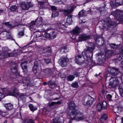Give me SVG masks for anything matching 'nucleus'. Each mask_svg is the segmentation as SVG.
Instances as JSON below:
<instances>
[{
    "instance_id": "obj_46",
    "label": "nucleus",
    "mask_w": 123,
    "mask_h": 123,
    "mask_svg": "<svg viewBox=\"0 0 123 123\" xmlns=\"http://www.w3.org/2000/svg\"><path fill=\"white\" fill-rule=\"evenodd\" d=\"M119 93L120 95L122 97H123V88L122 87H119Z\"/></svg>"
},
{
    "instance_id": "obj_25",
    "label": "nucleus",
    "mask_w": 123,
    "mask_h": 123,
    "mask_svg": "<svg viewBox=\"0 0 123 123\" xmlns=\"http://www.w3.org/2000/svg\"><path fill=\"white\" fill-rule=\"evenodd\" d=\"M50 38L51 39H53L55 38L57 36L56 32L54 31H52L50 32Z\"/></svg>"
},
{
    "instance_id": "obj_43",
    "label": "nucleus",
    "mask_w": 123,
    "mask_h": 123,
    "mask_svg": "<svg viewBox=\"0 0 123 123\" xmlns=\"http://www.w3.org/2000/svg\"><path fill=\"white\" fill-rule=\"evenodd\" d=\"M50 33L46 32L43 35V38L44 37H45L46 38H50Z\"/></svg>"
},
{
    "instance_id": "obj_17",
    "label": "nucleus",
    "mask_w": 123,
    "mask_h": 123,
    "mask_svg": "<svg viewBox=\"0 0 123 123\" xmlns=\"http://www.w3.org/2000/svg\"><path fill=\"white\" fill-rule=\"evenodd\" d=\"M31 79L28 78H24L23 79V80L22 81L23 83L25 84V85H24V86H25L26 87H27L29 86V84H31V81H30Z\"/></svg>"
},
{
    "instance_id": "obj_64",
    "label": "nucleus",
    "mask_w": 123,
    "mask_h": 123,
    "mask_svg": "<svg viewBox=\"0 0 123 123\" xmlns=\"http://www.w3.org/2000/svg\"><path fill=\"white\" fill-rule=\"evenodd\" d=\"M120 51L121 53L123 52V46L120 49Z\"/></svg>"
},
{
    "instance_id": "obj_10",
    "label": "nucleus",
    "mask_w": 123,
    "mask_h": 123,
    "mask_svg": "<svg viewBox=\"0 0 123 123\" xmlns=\"http://www.w3.org/2000/svg\"><path fill=\"white\" fill-rule=\"evenodd\" d=\"M35 37L34 38L35 40H40L39 41H42V40L43 39V36L42 34L40 31L37 32H35Z\"/></svg>"
},
{
    "instance_id": "obj_19",
    "label": "nucleus",
    "mask_w": 123,
    "mask_h": 123,
    "mask_svg": "<svg viewBox=\"0 0 123 123\" xmlns=\"http://www.w3.org/2000/svg\"><path fill=\"white\" fill-rule=\"evenodd\" d=\"M43 72L44 74L50 75L53 74V69L50 68H46L43 70Z\"/></svg>"
},
{
    "instance_id": "obj_54",
    "label": "nucleus",
    "mask_w": 123,
    "mask_h": 123,
    "mask_svg": "<svg viewBox=\"0 0 123 123\" xmlns=\"http://www.w3.org/2000/svg\"><path fill=\"white\" fill-rule=\"evenodd\" d=\"M49 85L50 87H51L52 86H55V82H53L52 80L49 81L48 82Z\"/></svg>"
},
{
    "instance_id": "obj_16",
    "label": "nucleus",
    "mask_w": 123,
    "mask_h": 123,
    "mask_svg": "<svg viewBox=\"0 0 123 123\" xmlns=\"http://www.w3.org/2000/svg\"><path fill=\"white\" fill-rule=\"evenodd\" d=\"M18 65L17 64L14 62L11 65V69L12 72L16 73L17 72V68Z\"/></svg>"
},
{
    "instance_id": "obj_49",
    "label": "nucleus",
    "mask_w": 123,
    "mask_h": 123,
    "mask_svg": "<svg viewBox=\"0 0 123 123\" xmlns=\"http://www.w3.org/2000/svg\"><path fill=\"white\" fill-rule=\"evenodd\" d=\"M66 19H64V20H63L62 21V23H60V25L61 26H65V25H67V24L66 23Z\"/></svg>"
},
{
    "instance_id": "obj_61",
    "label": "nucleus",
    "mask_w": 123,
    "mask_h": 123,
    "mask_svg": "<svg viewBox=\"0 0 123 123\" xmlns=\"http://www.w3.org/2000/svg\"><path fill=\"white\" fill-rule=\"evenodd\" d=\"M60 77L62 78H65L66 77V75L64 73H61L60 75Z\"/></svg>"
},
{
    "instance_id": "obj_5",
    "label": "nucleus",
    "mask_w": 123,
    "mask_h": 123,
    "mask_svg": "<svg viewBox=\"0 0 123 123\" xmlns=\"http://www.w3.org/2000/svg\"><path fill=\"white\" fill-rule=\"evenodd\" d=\"M33 6L30 2L22 3L21 4V7L24 10H28L29 8L32 7Z\"/></svg>"
},
{
    "instance_id": "obj_42",
    "label": "nucleus",
    "mask_w": 123,
    "mask_h": 123,
    "mask_svg": "<svg viewBox=\"0 0 123 123\" xmlns=\"http://www.w3.org/2000/svg\"><path fill=\"white\" fill-rule=\"evenodd\" d=\"M10 10L12 11H15L17 9V7L15 6H12L10 8Z\"/></svg>"
},
{
    "instance_id": "obj_34",
    "label": "nucleus",
    "mask_w": 123,
    "mask_h": 123,
    "mask_svg": "<svg viewBox=\"0 0 123 123\" xmlns=\"http://www.w3.org/2000/svg\"><path fill=\"white\" fill-rule=\"evenodd\" d=\"M110 45L112 49H118L119 48V47H118L119 45L115 43H111L110 44Z\"/></svg>"
},
{
    "instance_id": "obj_52",
    "label": "nucleus",
    "mask_w": 123,
    "mask_h": 123,
    "mask_svg": "<svg viewBox=\"0 0 123 123\" xmlns=\"http://www.w3.org/2000/svg\"><path fill=\"white\" fill-rule=\"evenodd\" d=\"M5 24L8 27L11 28H13L14 27V26H12L11 24H10L9 22H8L5 23Z\"/></svg>"
},
{
    "instance_id": "obj_1",
    "label": "nucleus",
    "mask_w": 123,
    "mask_h": 123,
    "mask_svg": "<svg viewBox=\"0 0 123 123\" xmlns=\"http://www.w3.org/2000/svg\"><path fill=\"white\" fill-rule=\"evenodd\" d=\"M89 45V46L88 47L85 49L82 52V55L83 56L81 57L80 55H78V57H76V58H78L80 59V58H84L87 61L89 58L92 57L93 55V51L94 49V44L92 43H90Z\"/></svg>"
},
{
    "instance_id": "obj_56",
    "label": "nucleus",
    "mask_w": 123,
    "mask_h": 123,
    "mask_svg": "<svg viewBox=\"0 0 123 123\" xmlns=\"http://www.w3.org/2000/svg\"><path fill=\"white\" fill-rule=\"evenodd\" d=\"M36 25V22L35 21H33L31 22V28H33L34 26Z\"/></svg>"
},
{
    "instance_id": "obj_15",
    "label": "nucleus",
    "mask_w": 123,
    "mask_h": 123,
    "mask_svg": "<svg viewBox=\"0 0 123 123\" xmlns=\"http://www.w3.org/2000/svg\"><path fill=\"white\" fill-rule=\"evenodd\" d=\"M121 12L117 10L113 12L112 15L114 16L115 19H117V20H122V18H120L121 16L120 15Z\"/></svg>"
},
{
    "instance_id": "obj_36",
    "label": "nucleus",
    "mask_w": 123,
    "mask_h": 123,
    "mask_svg": "<svg viewBox=\"0 0 123 123\" xmlns=\"http://www.w3.org/2000/svg\"><path fill=\"white\" fill-rule=\"evenodd\" d=\"M46 48V51H44V52L47 53V55H50L51 54V47H45Z\"/></svg>"
},
{
    "instance_id": "obj_55",
    "label": "nucleus",
    "mask_w": 123,
    "mask_h": 123,
    "mask_svg": "<svg viewBox=\"0 0 123 123\" xmlns=\"http://www.w3.org/2000/svg\"><path fill=\"white\" fill-rule=\"evenodd\" d=\"M45 62L48 64L50 63L51 61V59H50L47 58V59H44Z\"/></svg>"
},
{
    "instance_id": "obj_47",
    "label": "nucleus",
    "mask_w": 123,
    "mask_h": 123,
    "mask_svg": "<svg viewBox=\"0 0 123 123\" xmlns=\"http://www.w3.org/2000/svg\"><path fill=\"white\" fill-rule=\"evenodd\" d=\"M52 123H63V122H61L60 119H54L52 122Z\"/></svg>"
},
{
    "instance_id": "obj_33",
    "label": "nucleus",
    "mask_w": 123,
    "mask_h": 123,
    "mask_svg": "<svg viewBox=\"0 0 123 123\" xmlns=\"http://www.w3.org/2000/svg\"><path fill=\"white\" fill-rule=\"evenodd\" d=\"M107 21V23H106V22H105V24L107 25V27L109 26V25H112L115 26L117 25L116 23L115 22H114L113 23H111V21H110V20H109L108 21Z\"/></svg>"
},
{
    "instance_id": "obj_57",
    "label": "nucleus",
    "mask_w": 123,
    "mask_h": 123,
    "mask_svg": "<svg viewBox=\"0 0 123 123\" xmlns=\"http://www.w3.org/2000/svg\"><path fill=\"white\" fill-rule=\"evenodd\" d=\"M24 32L23 31H22L19 32L18 34V35L20 36H19V37H20L23 36L24 34Z\"/></svg>"
},
{
    "instance_id": "obj_11",
    "label": "nucleus",
    "mask_w": 123,
    "mask_h": 123,
    "mask_svg": "<svg viewBox=\"0 0 123 123\" xmlns=\"http://www.w3.org/2000/svg\"><path fill=\"white\" fill-rule=\"evenodd\" d=\"M73 10V7H70L67 9H61L60 11L63 12V14L65 15H67L71 13Z\"/></svg>"
},
{
    "instance_id": "obj_31",
    "label": "nucleus",
    "mask_w": 123,
    "mask_h": 123,
    "mask_svg": "<svg viewBox=\"0 0 123 123\" xmlns=\"http://www.w3.org/2000/svg\"><path fill=\"white\" fill-rule=\"evenodd\" d=\"M66 23L68 24H70L72 22V16L70 15H69L68 16V18L66 19Z\"/></svg>"
},
{
    "instance_id": "obj_44",
    "label": "nucleus",
    "mask_w": 123,
    "mask_h": 123,
    "mask_svg": "<svg viewBox=\"0 0 123 123\" xmlns=\"http://www.w3.org/2000/svg\"><path fill=\"white\" fill-rule=\"evenodd\" d=\"M46 48L43 47V46H42L41 47H40L39 49V51H43V53L44 52V51H46Z\"/></svg>"
},
{
    "instance_id": "obj_32",
    "label": "nucleus",
    "mask_w": 123,
    "mask_h": 123,
    "mask_svg": "<svg viewBox=\"0 0 123 123\" xmlns=\"http://www.w3.org/2000/svg\"><path fill=\"white\" fill-rule=\"evenodd\" d=\"M61 103V102L60 101H57V102H52L49 103L48 104V105L49 107H51L53 106H55L57 104H60Z\"/></svg>"
},
{
    "instance_id": "obj_21",
    "label": "nucleus",
    "mask_w": 123,
    "mask_h": 123,
    "mask_svg": "<svg viewBox=\"0 0 123 123\" xmlns=\"http://www.w3.org/2000/svg\"><path fill=\"white\" fill-rule=\"evenodd\" d=\"M123 2V0H116L115 5L111 3V6L112 7L121 5Z\"/></svg>"
},
{
    "instance_id": "obj_38",
    "label": "nucleus",
    "mask_w": 123,
    "mask_h": 123,
    "mask_svg": "<svg viewBox=\"0 0 123 123\" xmlns=\"http://www.w3.org/2000/svg\"><path fill=\"white\" fill-rule=\"evenodd\" d=\"M78 56V55L77 56H75V57L74 58H73L74 59H76L75 61L76 62H78L79 61V62H83L85 60H86V59H85L84 58L83 59V58H80L79 60V59L78 58H76V57H77Z\"/></svg>"
},
{
    "instance_id": "obj_7",
    "label": "nucleus",
    "mask_w": 123,
    "mask_h": 123,
    "mask_svg": "<svg viewBox=\"0 0 123 123\" xmlns=\"http://www.w3.org/2000/svg\"><path fill=\"white\" fill-rule=\"evenodd\" d=\"M107 104L105 101H103L102 104H98L97 106V110L98 111H101L103 108L106 109L107 108Z\"/></svg>"
},
{
    "instance_id": "obj_53",
    "label": "nucleus",
    "mask_w": 123,
    "mask_h": 123,
    "mask_svg": "<svg viewBox=\"0 0 123 123\" xmlns=\"http://www.w3.org/2000/svg\"><path fill=\"white\" fill-rule=\"evenodd\" d=\"M71 86L74 88H77L78 87V84L77 82H74L72 84Z\"/></svg>"
},
{
    "instance_id": "obj_60",
    "label": "nucleus",
    "mask_w": 123,
    "mask_h": 123,
    "mask_svg": "<svg viewBox=\"0 0 123 123\" xmlns=\"http://www.w3.org/2000/svg\"><path fill=\"white\" fill-rule=\"evenodd\" d=\"M55 95V97H57L55 98L53 100H56L58 99L59 98L60 96L58 94H56Z\"/></svg>"
},
{
    "instance_id": "obj_23",
    "label": "nucleus",
    "mask_w": 123,
    "mask_h": 123,
    "mask_svg": "<svg viewBox=\"0 0 123 123\" xmlns=\"http://www.w3.org/2000/svg\"><path fill=\"white\" fill-rule=\"evenodd\" d=\"M38 65L39 63L37 61H36L34 62L33 68V71L35 73H37Z\"/></svg>"
},
{
    "instance_id": "obj_13",
    "label": "nucleus",
    "mask_w": 123,
    "mask_h": 123,
    "mask_svg": "<svg viewBox=\"0 0 123 123\" xmlns=\"http://www.w3.org/2000/svg\"><path fill=\"white\" fill-rule=\"evenodd\" d=\"M8 95H12L17 97L19 95V93L18 90L16 88L13 89L9 93Z\"/></svg>"
},
{
    "instance_id": "obj_22",
    "label": "nucleus",
    "mask_w": 123,
    "mask_h": 123,
    "mask_svg": "<svg viewBox=\"0 0 123 123\" xmlns=\"http://www.w3.org/2000/svg\"><path fill=\"white\" fill-rule=\"evenodd\" d=\"M114 53L113 51L111 50H107L105 51V55L107 57H109Z\"/></svg>"
},
{
    "instance_id": "obj_37",
    "label": "nucleus",
    "mask_w": 123,
    "mask_h": 123,
    "mask_svg": "<svg viewBox=\"0 0 123 123\" xmlns=\"http://www.w3.org/2000/svg\"><path fill=\"white\" fill-rule=\"evenodd\" d=\"M118 59L119 61H121V64L123 65V53H121Z\"/></svg>"
},
{
    "instance_id": "obj_2",
    "label": "nucleus",
    "mask_w": 123,
    "mask_h": 123,
    "mask_svg": "<svg viewBox=\"0 0 123 123\" xmlns=\"http://www.w3.org/2000/svg\"><path fill=\"white\" fill-rule=\"evenodd\" d=\"M69 118L72 120H75L76 121L84 120L91 123L90 120H89L87 119V118L84 117L82 113L80 111H77L75 112H72L71 114H69Z\"/></svg>"
},
{
    "instance_id": "obj_51",
    "label": "nucleus",
    "mask_w": 123,
    "mask_h": 123,
    "mask_svg": "<svg viewBox=\"0 0 123 123\" xmlns=\"http://www.w3.org/2000/svg\"><path fill=\"white\" fill-rule=\"evenodd\" d=\"M25 95L24 93H23L21 94L19 98L22 100H24L25 99Z\"/></svg>"
},
{
    "instance_id": "obj_48",
    "label": "nucleus",
    "mask_w": 123,
    "mask_h": 123,
    "mask_svg": "<svg viewBox=\"0 0 123 123\" xmlns=\"http://www.w3.org/2000/svg\"><path fill=\"white\" fill-rule=\"evenodd\" d=\"M75 77L73 75H70L68 77V80L70 81H72L73 80Z\"/></svg>"
},
{
    "instance_id": "obj_50",
    "label": "nucleus",
    "mask_w": 123,
    "mask_h": 123,
    "mask_svg": "<svg viewBox=\"0 0 123 123\" xmlns=\"http://www.w3.org/2000/svg\"><path fill=\"white\" fill-rule=\"evenodd\" d=\"M24 122L25 123H35L33 120L31 119H30L27 121L25 120Z\"/></svg>"
},
{
    "instance_id": "obj_63",
    "label": "nucleus",
    "mask_w": 123,
    "mask_h": 123,
    "mask_svg": "<svg viewBox=\"0 0 123 123\" xmlns=\"http://www.w3.org/2000/svg\"><path fill=\"white\" fill-rule=\"evenodd\" d=\"M0 90H1L3 92H5L7 91V89L6 88H0Z\"/></svg>"
},
{
    "instance_id": "obj_26",
    "label": "nucleus",
    "mask_w": 123,
    "mask_h": 123,
    "mask_svg": "<svg viewBox=\"0 0 123 123\" xmlns=\"http://www.w3.org/2000/svg\"><path fill=\"white\" fill-rule=\"evenodd\" d=\"M107 116L106 114H104L102 115L100 117V119L102 123H105L106 122Z\"/></svg>"
},
{
    "instance_id": "obj_39",
    "label": "nucleus",
    "mask_w": 123,
    "mask_h": 123,
    "mask_svg": "<svg viewBox=\"0 0 123 123\" xmlns=\"http://www.w3.org/2000/svg\"><path fill=\"white\" fill-rule=\"evenodd\" d=\"M59 15V12H54L52 13V18H54L55 17L58 16Z\"/></svg>"
},
{
    "instance_id": "obj_58",
    "label": "nucleus",
    "mask_w": 123,
    "mask_h": 123,
    "mask_svg": "<svg viewBox=\"0 0 123 123\" xmlns=\"http://www.w3.org/2000/svg\"><path fill=\"white\" fill-rule=\"evenodd\" d=\"M100 38V36L98 35H96L94 37V39L96 41V42L97 43L98 41L97 40L99 39Z\"/></svg>"
},
{
    "instance_id": "obj_29",
    "label": "nucleus",
    "mask_w": 123,
    "mask_h": 123,
    "mask_svg": "<svg viewBox=\"0 0 123 123\" xmlns=\"http://www.w3.org/2000/svg\"><path fill=\"white\" fill-rule=\"evenodd\" d=\"M28 106L30 110L33 112L37 109V107L35 106H34L32 104H29L28 105Z\"/></svg>"
},
{
    "instance_id": "obj_4",
    "label": "nucleus",
    "mask_w": 123,
    "mask_h": 123,
    "mask_svg": "<svg viewBox=\"0 0 123 123\" xmlns=\"http://www.w3.org/2000/svg\"><path fill=\"white\" fill-rule=\"evenodd\" d=\"M108 70L111 74L114 76H116L119 72L118 69L113 67H109Z\"/></svg>"
},
{
    "instance_id": "obj_20",
    "label": "nucleus",
    "mask_w": 123,
    "mask_h": 123,
    "mask_svg": "<svg viewBox=\"0 0 123 123\" xmlns=\"http://www.w3.org/2000/svg\"><path fill=\"white\" fill-rule=\"evenodd\" d=\"M91 11V10H89L88 11H85L83 10H82L79 12L78 14L79 16L80 17L85 16L87 15V13H89Z\"/></svg>"
},
{
    "instance_id": "obj_8",
    "label": "nucleus",
    "mask_w": 123,
    "mask_h": 123,
    "mask_svg": "<svg viewBox=\"0 0 123 123\" xmlns=\"http://www.w3.org/2000/svg\"><path fill=\"white\" fill-rule=\"evenodd\" d=\"M68 61V59L66 57L61 58L59 61V63L62 67H65Z\"/></svg>"
},
{
    "instance_id": "obj_62",
    "label": "nucleus",
    "mask_w": 123,
    "mask_h": 123,
    "mask_svg": "<svg viewBox=\"0 0 123 123\" xmlns=\"http://www.w3.org/2000/svg\"><path fill=\"white\" fill-rule=\"evenodd\" d=\"M51 8L52 10H57V8L54 6H51Z\"/></svg>"
},
{
    "instance_id": "obj_41",
    "label": "nucleus",
    "mask_w": 123,
    "mask_h": 123,
    "mask_svg": "<svg viewBox=\"0 0 123 123\" xmlns=\"http://www.w3.org/2000/svg\"><path fill=\"white\" fill-rule=\"evenodd\" d=\"M47 0H44L43 1H40L38 2V4L40 6H42L45 3H47Z\"/></svg>"
},
{
    "instance_id": "obj_40",
    "label": "nucleus",
    "mask_w": 123,
    "mask_h": 123,
    "mask_svg": "<svg viewBox=\"0 0 123 123\" xmlns=\"http://www.w3.org/2000/svg\"><path fill=\"white\" fill-rule=\"evenodd\" d=\"M2 50L4 52V53L5 54H6L7 52H8V51L9 50V49L7 47H3L2 49Z\"/></svg>"
},
{
    "instance_id": "obj_24",
    "label": "nucleus",
    "mask_w": 123,
    "mask_h": 123,
    "mask_svg": "<svg viewBox=\"0 0 123 123\" xmlns=\"http://www.w3.org/2000/svg\"><path fill=\"white\" fill-rule=\"evenodd\" d=\"M69 50L68 49L66 46H64L62 47L60 49V52L61 53L67 52H68Z\"/></svg>"
},
{
    "instance_id": "obj_14",
    "label": "nucleus",
    "mask_w": 123,
    "mask_h": 123,
    "mask_svg": "<svg viewBox=\"0 0 123 123\" xmlns=\"http://www.w3.org/2000/svg\"><path fill=\"white\" fill-rule=\"evenodd\" d=\"M90 37L89 35L81 34L79 37L78 39L80 41H84L89 39Z\"/></svg>"
},
{
    "instance_id": "obj_27",
    "label": "nucleus",
    "mask_w": 123,
    "mask_h": 123,
    "mask_svg": "<svg viewBox=\"0 0 123 123\" xmlns=\"http://www.w3.org/2000/svg\"><path fill=\"white\" fill-rule=\"evenodd\" d=\"M122 107L120 106H118L117 107L114 108H113V111L115 113L119 112L122 111Z\"/></svg>"
},
{
    "instance_id": "obj_30",
    "label": "nucleus",
    "mask_w": 123,
    "mask_h": 123,
    "mask_svg": "<svg viewBox=\"0 0 123 123\" xmlns=\"http://www.w3.org/2000/svg\"><path fill=\"white\" fill-rule=\"evenodd\" d=\"M6 57H9L13 56L15 57L17 56L18 54L17 53H9L7 52L6 54Z\"/></svg>"
},
{
    "instance_id": "obj_6",
    "label": "nucleus",
    "mask_w": 123,
    "mask_h": 123,
    "mask_svg": "<svg viewBox=\"0 0 123 123\" xmlns=\"http://www.w3.org/2000/svg\"><path fill=\"white\" fill-rule=\"evenodd\" d=\"M76 105L73 102H70L69 104V111L68 113L69 116V114L73 112H75L77 111L75 109Z\"/></svg>"
},
{
    "instance_id": "obj_18",
    "label": "nucleus",
    "mask_w": 123,
    "mask_h": 123,
    "mask_svg": "<svg viewBox=\"0 0 123 123\" xmlns=\"http://www.w3.org/2000/svg\"><path fill=\"white\" fill-rule=\"evenodd\" d=\"M86 99H88L86 104L85 105H91L93 103V99L90 96H87L85 97Z\"/></svg>"
},
{
    "instance_id": "obj_45",
    "label": "nucleus",
    "mask_w": 123,
    "mask_h": 123,
    "mask_svg": "<svg viewBox=\"0 0 123 123\" xmlns=\"http://www.w3.org/2000/svg\"><path fill=\"white\" fill-rule=\"evenodd\" d=\"M6 54H5L4 53H2L0 54V59H3L7 57H6Z\"/></svg>"
},
{
    "instance_id": "obj_3",
    "label": "nucleus",
    "mask_w": 123,
    "mask_h": 123,
    "mask_svg": "<svg viewBox=\"0 0 123 123\" xmlns=\"http://www.w3.org/2000/svg\"><path fill=\"white\" fill-rule=\"evenodd\" d=\"M107 76L106 78V80L110 79V82L109 84V86H112L113 87H115L118 85L119 84V81L118 79L116 77Z\"/></svg>"
},
{
    "instance_id": "obj_28",
    "label": "nucleus",
    "mask_w": 123,
    "mask_h": 123,
    "mask_svg": "<svg viewBox=\"0 0 123 123\" xmlns=\"http://www.w3.org/2000/svg\"><path fill=\"white\" fill-rule=\"evenodd\" d=\"M80 29L77 26H76L75 28L73 31V33L74 35H77L79 32Z\"/></svg>"
},
{
    "instance_id": "obj_35",
    "label": "nucleus",
    "mask_w": 123,
    "mask_h": 123,
    "mask_svg": "<svg viewBox=\"0 0 123 123\" xmlns=\"http://www.w3.org/2000/svg\"><path fill=\"white\" fill-rule=\"evenodd\" d=\"M5 106L6 109L8 110H11L13 108V105L10 103L6 104Z\"/></svg>"
},
{
    "instance_id": "obj_12",
    "label": "nucleus",
    "mask_w": 123,
    "mask_h": 123,
    "mask_svg": "<svg viewBox=\"0 0 123 123\" xmlns=\"http://www.w3.org/2000/svg\"><path fill=\"white\" fill-rule=\"evenodd\" d=\"M43 19L41 17H39L36 20V25L38 27H42L43 25Z\"/></svg>"
},
{
    "instance_id": "obj_9",
    "label": "nucleus",
    "mask_w": 123,
    "mask_h": 123,
    "mask_svg": "<svg viewBox=\"0 0 123 123\" xmlns=\"http://www.w3.org/2000/svg\"><path fill=\"white\" fill-rule=\"evenodd\" d=\"M28 61L24 62L21 63V65L23 72L25 74H26L27 73V66Z\"/></svg>"
},
{
    "instance_id": "obj_59",
    "label": "nucleus",
    "mask_w": 123,
    "mask_h": 123,
    "mask_svg": "<svg viewBox=\"0 0 123 123\" xmlns=\"http://www.w3.org/2000/svg\"><path fill=\"white\" fill-rule=\"evenodd\" d=\"M112 97V96L110 94H108L106 96L107 98L109 100H111Z\"/></svg>"
}]
</instances>
